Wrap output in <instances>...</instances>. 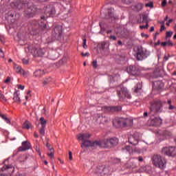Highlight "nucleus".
<instances>
[{
    "label": "nucleus",
    "mask_w": 176,
    "mask_h": 176,
    "mask_svg": "<svg viewBox=\"0 0 176 176\" xmlns=\"http://www.w3.org/2000/svg\"><path fill=\"white\" fill-rule=\"evenodd\" d=\"M116 93L120 101H126V98H131L127 88L122 85L116 87Z\"/></svg>",
    "instance_id": "nucleus-4"
},
{
    "label": "nucleus",
    "mask_w": 176,
    "mask_h": 176,
    "mask_svg": "<svg viewBox=\"0 0 176 176\" xmlns=\"http://www.w3.org/2000/svg\"><path fill=\"white\" fill-rule=\"evenodd\" d=\"M83 146L85 148H89V146L92 148H101V141L96 140L94 142H91L89 140H85L81 144V148H83Z\"/></svg>",
    "instance_id": "nucleus-7"
},
{
    "label": "nucleus",
    "mask_w": 176,
    "mask_h": 176,
    "mask_svg": "<svg viewBox=\"0 0 176 176\" xmlns=\"http://www.w3.org/2000/svg\"><path fill=\"white\" fill-rule=\"evenodd\" d=\"M162 153L163 155H166V156H172L174 157V156H176V147H164L162 148Z\"/></svg>",
    "instance_id": "nucleus-8"
},
{
    "label": "nucleus",
    "mask_w": 176,
    "mask_h": 176,
    "mask_svg": "<svg viewBox=\"0 0 176 176\" xmlns=\"http://www.w3.org/2000/svg\"><path fill=\"white\" fill-rule=\"evenodd\" d=\"M90 137H91V134L89 133H80L77 135V139L78 141H82V142H84V141H87Z\"/></svg>",
    "instance_id": "nucleus-15"
},
{
    "label": "nucleus",
    "mask_w": 176,
    "mask_h": 176,
    "mask_svg": "<svg viewBox=\"0 0 176 176\" xmlns=\"http://www.w3.org/2000/svg\"><path fill=\"white\" fill-rule=\"evenodd\" d=\"M45 129H46V127L41 126V128L38 130L41 135H43V136L45 135Z\"/></svg>",
    "instance_id": "nucleus-37"
},
{
    "label": "nucleus",
    "mask_w": 176,
    "mask_h": 176,
    "mask_svg": "<svg viewBox=\"0 0 176 176\" xmlns=\"http://www.w3.org/2000/svg\"><path fill=\"white\" fill-rule=\"evenodd\" d=\"M28 149H31V144L28 141H24L22 142V146L19 147L18 151L19 152H25Z\"/></svg>",
    "instance_id": "nucleus-13"
},
{
    "label": "nucleus",
    "mask_w": 176,
    "mask_h": 176,
    "mask_svg": "<svg viewBox=\"0 0 176 176\" xmlns=\"http://www.w3.org/2000/svg\"><path fill=\"white\" fill-rule=\"evenodd\" d=\"M0 117L2 118L3 119V120H5V122H6V123H8V124H10V120H9V118H8L5 114H0Z\"/></svg>",
    "instance_id": "nucleus-36"
},
{
    "label": "nucleus",
    "mask_w": 176,
    "mask_h": 176,
    "mask_svg": "<svg viewBox=\"0 0 176 176\" xmlns=\"http://www.w3.org/2000/svg\"><path fill=\"white\" fill-rule=\"evenodd\" d=\"M87 42V40L86 39V38H85L83 39V43H82V47L84 49H87V45H86Z\"/></svg>",
    "instance_id": "nucleus-40"
},
{
    "label": "nucleus",
    "mask_w": 176,
    "mask_h": 176,
    "mask_svg": "<svg viewBox=\"0 0 176 176\" xmlns=\"http://www.w3.org/2000/svg\"><path fill=\"white\" fill-rule=\"evenodd\" d=\"M151 161L155 167L160 168L161 170H164V168H166L167 162L166 161V159L162 157V155L159 154H154L151 157Z\"/></svg>",
    "instance_id": "nucleus-2"
},
{
    "label": "nucleus",
    "mask_w": 176,
    "mask_h": 176,
    "mask_svg": "<svg viewBox=\"0 0 176 176\" xmlns=\"http://www.w3.org/2000/svg\"><path fill=\"white\" fill-rule=\"evenodd\" d=\"M45 74V70L43 69H37L34 72V76L35 78H42Z\"/></svg>",
    "instance_id": "nucleus-24"
},
{
    "label": "nucleus",
    "mask_w": 176,
    "mask_h": 176,
    "mask_svg": "<svg viewBox=\"0 0 176 176\" xmlns=\"http://www.w3.org/2000/svg\"><path fill=\"white\" fill-rule=\"evenodd\" d=\"M125 149H126V151H130L132 150V148H131V147L130 146H126L125 147Z\"/></svg>",
    "instance_id": "nucleus-57"
},
{
    "label": "nucleus",
    "mask_w": 176,
    "mask_h": 176,
    "mask_svg": "<svg viewBox=\"0 0 176 176\" xmlns=\"http://www.w3.org/2000/svg\"><path fill=\"white\" fill-rule=\"evenodd\" d=\"M30 127H31V123H30V122H28V121H25V123H23V128L27 129L28 130V129H30Z\"/></svg>",
    "instance_id": "nucleus-35"
},
{
    "label": "nucleus",
    "mask_w": 176,
    "mask_h": 176,
    "mask_svg": "<svg viewBox=\"0 0 176 176\" xmlns=\"http://www.w3.org/2000/svg\"><path fill=\"white\" fill-rule=\"evenodd\" d=\"M126 71L128 73H129L130 75H133V76L140 75V69H138V67L135 66H129L126 68Z\"/></svg>",
    "instance_id": "nucleus-12"
},
{
    "label": "nucleus",
    "mask_w": 176,
    "mask_h": 176,
    "mask_svg": "<svg viewBox=\"0 0 176 176\" xmlns=\"http://www.w3.org/2000/svg\"><path fill=\"white\" fill-rule=\"evenodd\" d=\"M164 86V85L161 81H157L153 83V87L154 89H156V90L163 89Z\"/></svg>",
    "instance_id": "nucleus-25"
},
{
    "label": "nucleus",
    "mask_w": 176,
    "mask_h": 176,
    "mask_svg": "<svg viewBox=\"0 0 176 176\" xmlns=\"http://www.w3.org/2000/svg\"><path fill=\"white\" fill-rule=\"evenodd\" d=\"M141 35H142V36L144 38V37H146V38H148V34H144V33H142L141 34Z\"/></svg>",
    "instance_id": "nucleus-61"
},
{
    "label": "nucleus",
    "mask_w": 176,
    "mask_h": 176,
    "mask_svg": "<svg viewBox=\"0 0 176 176\" xmlns=\"http://www.w3.org/2000/svg\"><path fill=\"white\" fill-rule=\"evenodd\" d=\"M143 23H146V24H149V21H148V16L147 15H143Z\"/></svg>",
    "instance_id": "nucleus-38"
},
{
    "label": "nucleus",
    "mask_w": 176,
    "mask_h": 176,
    "mask_svg": "<svg viewBox=\"0 0 176 176\" xmlns=\"http://www.w3.org/2000/svg\"><path fill=\"white\" fill-rule=\"evenodd\" d=\"M14 69L17 74H23V76H25V75H27V73L25 72V71H24V69L21 68V67L17 65H14Z\"/></svg>",
    "instance_id": "nucleus-23"
},
{
    "label": "nucleus",
    "mask_w": 176,
    "mask_h": 176,
    "mask_svg": "<svg viewBox=\"0 0 176 176\" xmlns=\"http://www.w3.org/2000/svg\"><path fill=\"white\" fill-rule=\"evenodd\" d=\"M166 104V102H163L160 100H156L151 102L149 107L150 115L151 116H155L157 113H162L163 112V105Z\"/></svg>",
    "instance_id": "nucleus-1"
},
{
    "label": "nucleus",
    "mask_w": 176,
    "mask_h": 176,
    "mask_svg": "<svg viewBox=\"0 0 176 176\" xmlns=\"http://www.w3.org/2000/svg\"><path fill=\"white\" fill-rule=\"evenodd\" d=\"M155 31V28L153 26H151L150 28V32H153Z\"/></svg>",
    "instance_id": "nucleus-60"
},
{
    "label": "nucleus",
    "mask_w": 176,
    "mask_h": 176,
    "mask_svg": "<svg viewBox=\"0 0 176 176\" xmlns=\"http://www.w3.org/2000/svg\"><path fill=\"white\" fill-rule=\"evenodd\" d=\"M63 34V27L61 26H56L52 31V35L55 38L57 36H60Z\"/></svg>",
    "instance_id": "nucleus-17"
},
{
    "label": "nucleus",
    "mask_w": 176,
    "mask_h": 176,
    "mask_svg": "<svg viewBox=\"0 0 176 176\" xmlns=\"http://www.w3.org/2000/svg\"><path fill=\"white\" fill-rule=\"evenodd\" d=\"M131 126H133V120L124 118V127H130Z\"/></svg>",
    "instance_id": "nucleus-27"
},
{
    "label": "nucleus",
    "mask_w": 176,
    "mask_h": 176,
    "mask_svg": "<svg viewBox=\"0 0 176 176\" xmlns=\"http://www.w3.org/2000/svg\"><path fill=\"white\" fill-rule=\"evenodd\" d=\"M89 52H86L85 54L82 52L81 55L82 56V57H86V56L88 57V56H89Z\"/></svg>",
    "instance_id": "nucleus-47"
},
{
    "label": "nucleus",
    "mask_w": 176,
    "mask_h": 176,
    "mask_svg": "<svg viewBox=\"0 0 176 176\" xmlns=\"http://www.w3.org/2000/svg\"><path fill=\"white\" fill-rule=\"evenodd\" d=\"M46 146H47V148H48L49 151H50V149H52V148L50 147V144H49V142H47Z\"/></svg>",
    "instance_id": "nucleus-58"
},
{
    "label": "nucleus",
    "mask_w": 176,
    "mask_h": 176,
    "mask_svg": "<svg viewBox=\"0 0 176 176\" xmlns=\"http://www.w3.org/2000/svg\"><path fill=\"white\" fill-rule=\"evenodd\" d=\"M135 159H138L139 162H144V158H142V156H140V157H138V158H135Z\"/></svg>",
    "instance_id": "nucleus-55"
},
{
    "label": "nucleus",
    "mask_w": 176,
    "mask_h": 176,
    "mask_svg": "<svg viewBox=\"0 0 176 176\" xmlns=\"http://www.w3.org/2000/svg\"><path fill=\"white\" fill-rule=\"evenodd\" d=\"M150 54L149 51L146 50V49L144 48V47L140 45L137 47V51L135 56L138 61H142V60L148 58Z\"/></svg>",
    "instance_id": "nucleus-3"
},
{
    "label": "nucleus",
    "mask_w": 176,
    "mask_h": 176,
    "mask_svg": "<svg viewBox=\"0 0 176 176\" xmlns=\"http://www.w3.org/2000/svg\"><path fill=\"white\" fill-rule=\"evenodd\" d=\"M126 168H130L131 170H135L140 167V165L138 164L137 161L130 159L126 164Z\"/></svg>",
    "instance_id": "nucleus-11"
},
{
    "label": "nucleus",
    "mask_w": 176,
    "mask_h": 176,
    "mask_svg": "<svg viewBox=\"0 0 176 176\" xmlns=\"http://www.w3.org/2000/svg\"><path fill=\"white\" fill-rule=\"evenodd\" d=\"M142 89V84L138 82L137 84V86H136L135 90H134V92L135 93H138V91H140V90H141Z\"/></svg>",
    "instance_id": "nucleus-32"
},
{
    "label": "nucleus",
    "mask_w": 176,
    "mask_h": 176,
    "mask_svg": "<svg viewBox=\"0 0 176 176\" xmlns=\"http://www.w3.org/2000/svg\"><path fill=\"white\" fill-rule=\"evenodd\" d=\"M109 39H112V41H116V36H109Z\"/></svg>",
    "instance_id": "nucleus-52"
},
{
    "label": "nucleus",
    "mask_w": 176,
    "mask_h": 176,
    "mask_svg": "<svg viewBox=\"0 0 176 176\" xmlns=\"http://www.w3.org/2000/svg\"><path fill=\"white\" fill-rule=\"evenodd\" d=\"M113 124L118 127H124V118H116L113 121Z\"/></svg>",
    "instance_id": "nucleus-16"
},
{
    "label": "nucleus",
    "mask_w": 176,
    "mask_h": 176,
    "mask_svg": "<svg viewBox=\"0 0 176 176\" xmlns=\"http://www.w3.org/2000/svg\"><path fill=\"white\" fill-rule=\"evenodd\" d=\"M164 30H166V27L164 26V25H162L160 30V32H162V31H164Z\"/></svg>",
    "instance_id": "nucleus-51"
},
{
    "label": "nucleus",
    "mask_w": 176,
    "mask_h": 176,
    "mask_svg": "<svg viewBox=\"0 0 176 176\" xmlns=\"http://www.w3.org/2000/svg\"><path fill=\"white\" fill-rule=\"evenodd\" d=\"M161 45L167 46L168 47H173L174 46V43L170 40H168L166 41L161 43Z\"/></svg>",
    "instance_id": "nucleus-28"
},
{
    "label": "nucleus",
    "mask_w": 176,
    "mask_h": 176,
    "mask_svg": "<svg viewBox=\"0 0 176 176\" xmlns=\"http://www.w3.org/2000/svg\"><path fill=\"white\" fill-rule=\"evenodd\" d=\"M98 173L100 174H103L105 175V174H108L109 173V167H105V166H99L98 168Z\"/></svg>",
    "instance_id": "nucleus-20"
},
{
    "label": "nucleus",
    "mask_w": 176,
    "mask_h": 176,
    "mask_svg": "<svg viewBox=\"0 0 176 176\" xmlns=\"http://www.w3.org/2000/svg\"><path fill=\"white\" fill-rule=\"evenodd\" d=\"M36 13V8L34 6L32 3H28L27 8H25L23 16L27 19H31V17H34L35 14Z\"/></svg>",
    "instance_id": "nucleus-5"
},
{
    "label": "nucleus",
    "mask_w": 176,
    "mask_h": 176,
    "mask_svg": "<svg viewBox=\"0 0 176 176\" xmlns=\"http://www.w3.org/2000/svg\"><path fill=\"white\" fill-rule=\"evenodd\" d=\"M32 52L33 53L34 57H42V56L45 55V50H42V48H41L39 46L34 47L32 49Z\"/></svg>",
    "instance_id": "nucleus-9"
},
{
    "label": "nucleus",
    "mask_w": 176,
    "mask_h": 176,
    "mask_svg": "<svg viewBox=\"0 0 176 176\" xmlns=\"http://www.w3.org/2000/svg\"><path fill=\"white\" fill-rule=\"evenodd\" d=\"M106 13L105 19H112V17H115V10L112 8H107Z\"/></svg>",
    "instance_id": "nucleus-18"
},
{
    "label": "nucleus",
    "mask_w": 176,
    "mask_h": 176,
    "mask_svg": "<svg viewBox=\"0 0 176 176\" xmlns=\"http://www.w3.org/2000/svg\"><path fill=\"white\" fill-rule=\"evenodd\" d=\"M105 45H106L105 43H102L100 44L101 49H102V50H104V49H105Z\"/></svg>",
    "instance_id": "nucleus-53"
},
{
    "label": "nucleus",
    "mask_w": 176,
    "mask_h": 176,
    "mask_svg": "<svg viewBox=\"0 0 176 176\" xmlns=\"http://www.w3.org/2000/svg\"><path fill=\"white\" fill-rule=\"evenodd\" d=\"M100 148H112L113 146H116V145L119 144V140L116 138H111L100 141Z\"/></svg>",
    "instance_id": "nucleus-6"
},
{
    "label": "nucleus",
    "mask_w": 176,
    "mask_h": 176,
    "mask_svg": "<svg viewBox=\"0 0 176 176\" xmlns=\"http://www.w3.org/2000/svg\"><path fill=\"white\" fill-rule=\"evenodd\" d=\"M45 13L48 16H54L56 14V7L52 4L47 6Z\"/></svg>",
    "instance_id": "nucleus-10"
},
{
    "label": "nucleus",
    "mask_w": 176,
    "mask_h": 176,
    "mask_svg": "<svg viewBox=\"0 0 176 176\" xmlns=\"http://www.w3.org/2000/svg\"><path fill=\"white\" fill-rule=\"evenodd\" d=\"M25 160H27V155H20L19 157V161L21 163H23V162H25Z\"/></svg>",
    "instance_id": "nucleus-34"
},
{
    "label": "nucleus",
    "mask_w": 176,
    "mask_h": 176,
    "mask_svg": "<svg viewBox=\"0 0 176 176\" xmlns=\"http://www.w3.org/2000/svg\"><path fill=\"white\" fill-rule=\"evenodd\" d=\"M31 96H32L31 95H27V96H25V100H28V98H29L30 97H31Z\"/></svg>",
    "instance_id": "nucleus-64"
},
{
    "label": "nucleus",
    "mask_w": 176,
    "mask_h": 176,
    "mask_svg": "<svg viewBox=\"0 0 176 176\" xmlns=\"http://www.w3.org/2000/svg\"><path fill=\"white\" fill-rule=\"evenodd\" d=\"M24 86L21 85H18V89H20L21 90H24Z\"/></svg>",
    "instance_id": "nucleus-54"
},
{
    "label": "nucleus",
    "mask_w": 176,
    "mask_h": 176,
    "mask_svg": "<svg viewBox=\"0 0 176 176\" xmlns=\"http://www.w3.org/2000/svg\"><path fill=\"white\" fill-rule=\"evenodd\" d=\"M50 153H47V156H49V157H54V148L52 147L51 148H50Z\"/></svg>",
    "instance_id": "nucleus-33"
},
{
    "label": "nucleus",
    "mask_w": 176,
    "mask_h": 176,
    "mask_svg": "<svg viewBox=\"0 0 176 176\" xmlns=\"http://www.w3.org/2000/svg\"><path fill=\"white\" fill-rule=\"evenodd\" d=\"M168 109L170 110L175 109V107L170 104L169 105Z\"/></svg>",
    "instance_id": "nucleus-56"
},
{
    "label": "nucleus",
    "mask_w": 176,
    "mask_h": 176,
    "mask_svg": "<svg viewBox=\"0 0 176 176\" xmlns=\"http://www.w3.org/2000/svg\"><path fill=\"white\" fill-rule=\"evenodd\" d=\"M149 27V24L148 23H146L145 25H142L140 27V28H141V30H144V28H148Z\"/></svg>",
    "instance_id": "nucleus-44"
},
{
    "label": "nucleus",
    "mask_w": 176,
    "mask_h": 176,
    "mask_svg": "<svg viewBox=\"0 0 176 176\" xmlns=\"http://www.w3.org/2000/svg\"><path fill=\"white\" fill-rule=\"evenodd\" d=\"M96 118H97L96 121L98 123L105 124V123H108V122H109V120L108 119V118L104 117V116H101L100 114H98Z\"/></svg>",
    "instance_id": "nucleus-19"
},
{
    "label": "nucleus",
    "mask_w": 176,
    "mask_h": 176,
    "mask_svg": "<svg viewBox=\"0 0 176 176\" xmlns=\"http://www.w3.org/2000/svg\"><path fill=\"white\" fill-rule=\"evenodd\" d=\"M46 123H47V120H45V118L41 117L40 118V124L41 127H46Z\"/></svg>",
    "instance_id": "nucleus-30"
},
{
    "label": "nucleus",
    "mask_w": 176,
    "mask_h": 176,
    "mask_svg": "<svg viewBox=\"0 0 176 176\" xmlns=\"http://www.w3.org/2000/svg\"><path fill=\"white\" fill-rule=\"evenodd\" d=\"M171 36H173V32H166V38H171Z\"/></svg>",
    "instance_id": "nucleus-39"
},
{
    "label": "nucleus",
    "mask_w": 176,
    "mask_h": 176,
    "mask_svg": "<svg viewBox=\"0 0 176 176\" xmlns=\"http://www.w3.org/2000/svg\"><path fill=\"white\" fill-rule=\"evenodd\" d=\"M0 100L2 102H6V101H8V99L5 97L2 91H0Z\"/></svg>",
    "instance_id": "nucleus-31"
},
{
    "label": "nucleus",
    "mask_w": 176,
    "mask_h": 176,
    "mask_svg": "<svg viewBox=\"0 0 176 176\" xmlns=\"http://www.w3.org/2000/svg\"><path fill=\"white\" fill-rule=\"evenodd\" d=\"M146 8H153V2L151 1L150 3H146Z\"/></svg>",
    "instance_id": "nucleus-41"
},
{
    "label": "nucleus",
    "mask_w": 176,
    "mask_h": 176,
    "mask_svg": "<svg viewBox=\"0 0 176 176\" xmlns=\"http://www.w3.org/2000/svg\"><path fill=\"white\" fill-rule=\"evenodd\" d=\"M13 100L14 101V102H16V104H21V100H20V97H19V95L17 94V92L14 93Z\"/></svg>",
    "instance_id": "nucleus-29"
},
{
    "label": "nucleus",
    "mask_w": 176,
    "mask_h": 176,
    "mask_svg": "<svg viewBox=\"0 0 176 176\" xmlns=\"http://www.w3.org/2000/svg\"><path fill=\"white\" fill-rule=\"evenodd\" d=\"M122 2L123 3H126V5H129V3H131L133 2V0H124Z\"/></svg>",
    "instance_id": "nucleus-43"
},
{
    "label": "nucleus",
    "mask_w": 176,
    "mask_h": 176,
    "mask_svg": "<svg viewBox=\"0 0 176 176\" xmlns=\"http://www.w3.org/2000/svg\"><path fill=\"white\" fill-rule=\"evenodd\" d=\"M118 43L120 46H122V45H123V43H122V41H118Z\"/></svg>",
    "instance_id": "nucleus-63"
},
{
    "label": "nucleus",
    "mask_w": 176,
    "mask_h": 176,
    "mask_svg": "<svg viewBox=\"0 0 176 176\" xmlns=\"http://www.w3.org/2000/svg\"><path fill=\"white\" fill-rule=\"evenodd\" d=\"M0 57H5V54L3 53V51L2 50V49L0 48Z\"/></svg>",
    "instance_id": "nucleus-45"
},
{
    "label": "nucleus",
    "mask_w": 176,
    "mask_h": 176,
    "mask_svg": "<svg viewBox=\"0 0 176 176\" xmlns=\"http://www.w3.org/2000/svg\"><path fill=\"white\" fill-rule=\"evenodd\" d=\"M129 142L131 145H138V137L135 135H131L129 138Z\"/></svg>",
    "instance_id": "nucleus-22"
},
{
    "label": "nucleus",
    "mask_w": 176,
    "mask_h": 176,
    "mask_svg": "<svg viewBox=\"0 0 176 176\" xmlns=\"http://www.w3.org/2000/svg\"><path fill=\"white\" fill-rule=\"evenodd\" d=\"M162 123V120L160 119V118H154L151 119V124L152 126H160Z\"/></svg>",
    "instance_id": "nucleus-21"
},
{
    "label": "nucleus",
    "mask_w": 176,
    "mask_h": 176,
    "mask_svg": "<svg viewBox=\"0 0 176 176\" xmlns=\"http://www.w3.org/2000/svg\"><path fill=\"white\" fill-rule=\"evenodd\" d=\"M10 82V77H7L6 79L4 80L5 83H9Z\"/></svg>",
    "instance_id": "nucleus-49"
},
{
    "label": "nucleus",
    "mask_w": 176,
    "mask_h": 176,
    "mask_svg": "<svg viewBox=\"0 0 176 176\" xmlns=\"http://www.w3.org/2000/svg\"><path fill=\"white\" fill-rule=\"evenodd\" d=\"M52 80H53L52 77H47L43 78L42 80L43 86H47V85H50V83H52Z\"/></svg>",
    "instance_id": "nucleus-26"
},
{
    "label": "nucleus",
    "mask_w": 176,
    "mask_h": 176,
    "mask_svg": "<svg viewBox=\"0 0 176 176\" xmlns=\"http://www.w3.org/2000/svg\"><path fill=\"white\" fill-rule=\"evenodd\" d=\"M36 151L38 153V155H40L41 156V151H39V148H38V146L36 147Z\"/></svg>",
    "instance_id": "nucleus-59"
},
{
    "label": "nucleus",
    "mask_w": 176,
    "mask_h": 176,
    "mask_svg": "<svg viewBox=\"0 0 176 176\" xmlns=\"http://www.w3.org/2000/svg\"><path fill=\"white\" fill-rule=\"evenodd\" d=\"M22 63L25 65H27V64H28V63H29V60H28V59L23 58V59H22Z\"/></svg>",
    "instance_id": "nucleus-42"
},
{
    "label": "nucleus",
    "mask_w": 176,
    "mask_h": 176,
    "mask_svg": "<svg viewBox=\"0 0 176 176\" xmlns=\"http://www.w3.org/2000/svg\"><path fill=\"white\" fill-rule=\"evenodd\" d=\"M137 8H140V9H142V4H138Z\"/></svg>",
    "instance_id": "nucleus-62"
},
{
    "label": "nucleus",
    "mask_w": 176,
    "mask_h": 176,
    "mask_svg": "<svg viewBox=\"0 0 176 176\" xmlns=\"http://www.w3.org/2000/svg\"><path fill=\"white\" fill-rule=\"evenodd\" d=\"M69 160H72V152L69 151Z\"/></svg>",
    "instance_id": "nucleus-48"
},
{
    "label": "nucleus",
    "mask_w": 176,
    "mask_h": 176,
    "mask_svg": "<svg viewBox=\"0 0 176 176\" xmlns=\"http://www.w3.org/2000/svg\"><path fill=\"white\" fill-rule=\"evenodd\" d=\"M167 5V0H163L162 3V6H166Z\"/></svg>",
    "instance_id": "nucleus-50"
},
{
    "label": "nucleus",
    "mask_w": 176,
    "mask_h": 176,
    "mask_svg": "<svg viewBox=\"0 0 176 176\" xmlns=\"http://www.w3.org/2000/svg\"><path fill=\"white\" fill-rule=\"evenodd\" d=\"M92 65H93L94 68H97V60H94L92 62Z\"/></svg>",
    "instance_id": "nucleus-46"
},
{
    "label": "nucleus",
    "mask_w": 176,
    "mask_h": 176,
    "mask_svg": "<svg viewBox=\"0 0 176 176\" xmlns=\"http://www.w3.org/2000/svg\"><path fill=\"white\" fill-rule=\"evenodd\" d=\"M122 108L118 107H107L104 106L102 107V111L104 112H119Z\"/></svg>",
    "instance_id": "nucleus-14"
}]
</instances>
